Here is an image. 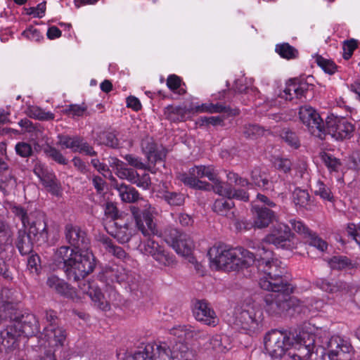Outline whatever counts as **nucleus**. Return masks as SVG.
Wrapping results in <instances>:
<instances>
[{
	"label": "nucleus",
	"instance_id": "obj_1",
	"mask_svg": "<svg viewBox=\"0 0 360 360\" xmlns=\"http://www.w3.org/2000/svg\"><path fill=\"white\" fill-rule=\"evenodd\" d=\"M65 241L72 247L63 245L54 253V261L70 280L79 282L78 287L86 294L96 306L102 310L110 308L109 302L94 282L84 280L96 266L93 253L88 250L90 240L80 226L67 224L64 227Z\"/></svg>",
	"mask_w": 360,
	"mask_h": 360
},
{
	"label": "nucleus",
	"instance_id": "obj_2",
	"mask_svg": "<svg viewBox=\"0 0 360 360\" xmlns=\"http://www.w3.org/2000/svg\"><path fill=\"white\" fill-rule=\"evenodd\" d=\"M136 228L148 239L140 245L141 251L147 255H150L160 265L172 266L175 264L173 255L166 251L163 246L150 238L151 236H160L161 232L155 221L158 214L155 207L148 201L141 200L137 205L130 207Z\"/></svg>",
	"mask_w": 360,
	"mask_h": 360
},
{
	"label": "nucleus",
	"instance_id": "obj_3",
	"mask_svg": "<svg viewBox=\"0 0 360 360\" xmlns=\"http://www.w3.org/2000/svg\"><path fill=\"white\" fill-rule=\"evenodd\" d=\"M255 254V262L259 271L264 274L259 284L261 288L267 291L288 290L289 277L287 276L285 265L274 252L265 245L258 247Z\"/></svg>",
	"mask_w": 360,
	"mask_h": 360
},
{
	"label": "nucleus",
	"instance_id": "obj_4",
	"mask_svg": "<svg viewBox=\"0 0 360 360\" xmlns=\"http://www.w3.org/2000/svg\"><path fill=\"white\" fill-rule=\"evenodd\" d=\"M210 267L215 270L236 271L255 262V254L243 248H231L225 244L214 245L207 253Z\"/></svg>",
	"mask_w": 360,
	"mask_h": 360
},
{
	"label": "nucleus",
	"instance_id": "obj_5",
	"mask_svg": "<svg viewBox=\"0 0 360 360\" xmlns=\"http://www.w3.org/2000/svg\"><path fill=\"white\" fill-rule=\"evenodd\" d=\"M5 328L1 331L2 345L7 350L15 349L19 344L22 335L33 336L39 331V324L35 315L31 313L21 314L19 311L4 321Z\"/></svg>",
	"mask_w": 360,
	"mask_h": 360
},
{
	"label": "nucleus",
	"instance_id": "obj_6",
	"mask_svg": "<svg viewBox=\"0 0 360 360\" xmlns=\"http://www.w3.org/2000/svg\"><path fill=\"white\" fill-rule=\"evenodd\" d=\"M11 212L22 223V228L27 231V234L37 240L46 243L49 240L46 217L40 211L27 212V210L20 205H13Z\"/></svg>",
	"mask_w": 360,
	"mask_h": 360
},
{
	"label": "nucleus",
	"instance_id": "obj_7",
	"mask_svg": "<svg viewBox=\"0 0 360 360\" xmlns=\"http://www.w3.org/2000/svg\"><path fill=\"white\" fill-rule=\"evenodd\" d=\"M234 323L250 332H255L262 327L264 314L262 307L250 300H245L235 309Z\"/></svg>",
	"mask_w": 360,
	"mask_h": 360
},
{
	"label": "nucleus",
	"instance_id": "obj_8",
	"mask_svg": "<svg viewBox=\"0 0 360 360\" xmlns=\"http://www.w3.org/2000/svg\"><path fill=\"white\" fill-rule=\"evenodd\" d=\"M228 181L234 183L236 186L240 187L257 186L263 191H272L273 182L269 179L268 174L262 171L259 167H255L250 172V180L240 176L233 171H226Z\"/></svg>",
	"mask_w": 360,
	"mask_h": 360
},
{
	"label": "nucleus",
	"instance_id": "obj_9",
	"mask_svg": "<svg viewBox=\"0 0 360 360\" xmlns=\"http://www.w3.org/2000/svg\"><path fill=\"white\" fill-rule=\"evenodd\" d=\"M294 234L291 232L290 227L285 224H278L274 226L271 233L265 236L262 245L273 244L278 248L292 250L295 248L293 241Z\"/></svg>",
	"mask_w": 360,
	"mask_h": 360
},
{
	"label": "nucleus",
	"instance_id": "obj_10",
	"mask_svg": "<svg viewBox=\"0 0 360 360\" xmlns=\"http://www.w3.org/2000/svg\"><path fill=\"white\" fill-rule=\"evenodd\" d=\"M300 118L312 135L321 139H325L326 127L324 122L317 111L309 105L300 108Z\"/></svg>",
	"mask_w": 360,
	"mask_h": 360
},
{
	"label": "nucleus",
	"instance_id": "obj_11",
	"mask_svg": "<svg viewBox=\"0 0 360 360\" xmlns=\"http://www.w3.org/2000/svg\"><path fill=\"white\" fill-rule=\"evenodd\" d=\"M326 124V135H330L338 141L351 138L354 131V125L347 118L342 117L333 115L328 117Z\"/></svg>",
	"mask_w": 360,
	"mask_h": 360
},
{
	"label": "nucleus",
	"instance_id": "obj_12",
	"mask_svg": "<svg viewBox=\"0 0 360 360\" xmlns=\"http://www.w3.org/2000/svg\"><path fill=\"white\" fill-rule=\"evenodd\" d=\"M100 279L110 286L113 283H125L129 285L131 290H135V276L122 266L115 265L107 267L100 275Z\"/></svg>",
	"mask_w": 360,
	"mask_h": 360
},
{
	"label": "nucleus",
	"instance_id": "obj_13",
	"mask_svg": "<svg viewBox=\"0 0 360 360\" xmlns=\"http://www.w3.org/2000/svg\"><path fill=\"white\" fill-rule=\"evenodd\" d=\"M18 292L9 288H3L0 291V323L7 321L11 315L18 312L19 299Z\"/></svg>",
	"mask_w": 360,
	"mask_h": 360
},
{
	"label": "nucleus",
	"instance_id": "obj_14",
	"mask_svg": "<svg viewBox=\"0 0 360 360\" xmlns=\"http://www.w3.org/2000/svg\"><path fill=\"white\" fill-rule=\"evenodd\" d=\"M165 241L182 256H188L194 248V243L189 235L177 229H172L166 236Z\"/></svg>",
	"mask_w": 360,
	"mask_h": 360
},
{
	"label": "nucleus",
	"instance_id": "obj_15",
	"mask_svg": "<svg viewBox=\"0 0 360 360\" xmlns=\"http://www.w3.org/2000/svg\"><path fill=\"white\" fill-rule=\"evenodd\" d=\"M169 334L173 336V338L169 339L167 342H161V343H167L170 345V349H172V345H175L180 342H185L186 339L195 338L200 339L205 338L207 333L200 330H192L191 326H176L169 330Z\"/></svg>",
	"mask_w": 360,
	"mask_h": 360
},
{
	"label": "nucleus",
	"instance_id": "obj_16",
	"mask_svg": "<svg viewBox=\"0 0 360 360\" xmlns=\"http://www.w3.org/2000/svg\"><path fill=\"white\" fill-rule=\"evenodd\" d=\"M231 181L229 183L220 181L217 178L212 186L213 191L219 195L226 197L227 199H236L244 202H248L250 198L247 191L242 188H234Z\"/></svg>",
	"mask_w": 360,
	"mask_h": 360
},
{
	"label": "nucleus",
	"instance_id": "obj_17",
	"mask_svg": "<svg viewBox=\"0 0 360 360\" xmlns=\"http://www.w3.org/2000/svg\"><path fill=\"white\" fill-rule=\"evenodd\" d=\"M311 88V85L306 81L297 78L289 79L285 84L284 90L280 96L286 101H292L293 98H306V94Z\"/></svg>",
	"mask_w": 360,
	"mask_h": 360
},
{
	"label": "nucleus",
	"instance_id": "obj_18",
	"mask_svg": "<svg viewBox=\"0 0 360 360\" xmlns=\"http://www.w3.org/2000/svg\"><path fill=\"white\" fill-rule=\"evenodd\" d=\"M193 314L195 319L209 326H216L219 319L215 311L205 300H196L193 304Z\"/></svg>",
	"mask_w": 360,
	"mask_h": 360
},
{
	"label": "nucleus",
	"instance_id": "obj_19",
	"mask_svg": "<svg viewBox=\"0 0 360 360\" xmlns=\"http://www.w3.org/2000/svg\"><path fill=\"white\" fill-rule=\"evenodd\" d=\"M141 149L151 164L163 162L166 158L167 150L161 145H158L153 138L146 137L141 141Z\"/></svg>",
	"mask_w": 360,
	"mask_h": 360
},
{
	"label": "nucleus",
	"instance_id": "obj_20",
	"mask_svg": "<svg viewBox=\"0 0 360 360\" xmlns=\"http://www.w3.org/2000/svg\"><path fill=\"white\" fill-rule=\"evenodd\" d=\"M42 338L45 340L44 344H41V347L44 346L53 348L62 347L64 345L67 338V332L63 327L56 326H47L41 334Z\"/></svg>",
	"mask_w": 360,
	"mask_h": 360
},
{
	"label": "nucleus",
	"instance_id": "obj_21",
	"mask_svg": "<svg viewBox=\"0 0 360 360\" xmlns=\"http://www.w3.org/2000/svg\"><path fill=\"white\" fill-rule=\"evenodd\" d=\"M107 231L121 244L129 242L136 233V230L129 222L114 221L112 226H110Z\"/></svg>",
	"mask_w": 360,
	"mask_h": 360
},
{
	"label": "nucleus",
	"instance_id": "obj_22",
	"mask_svg": "<svg viewBox=\"0 0 360 360\" xmlns=\"http://www.w3.org/2000/svg\"><path fill=\"white\" fill-rule=\"evenodd\" d=\"M264 297L265 310L269 315H279L285 312L282 291H271Z\"/></svg>",
	"mask_w": 360,
	"mask_h": 360
},
{
	"label": "nucleus",
	"instance_id": "obj_23",
	"mask_svg": "<svg viewBox=\"0 0 360 360\" xmlns=\"http://www.w3.org/2000/svg\"><path fill=\"white\" fill-rule=\"evenodd\" d=\"M253 225L258 229L267 227L276 219L275 212L265 207H254Z\"/></svg>",
	"mask_w": 360,
	"mask_h": 360
},
{
	"label": "nucleus",
	"instance_id": "obj_24",
	"mask_svg": "<svg viewBox=\"0 0 360 360\" xmlns=\"http://www.w3.org/2000/svg\"><path fill=\"white\" fill-rule=\"evenodd\" d=\"M288 290H281L285 311L292 309L297 313H304L307 310L304 302L300 300L296 297L290 296L293 292V287L290 283L288 284Z\"/></svg>",
	"mask_w": 360,
	"mask_h": 360
},
{
	"label": "nucleus",
	"instance_id": "obj_25",
	"mask_svg": "<svg viewBox=\"0 0 360 360\" xmlns=\"http://www.w3.org/2000/svg\"><path fill=\"white\" fill-rule=\"evenodd\" d=\"M35 239L27 234L25 229L18 230L15 245L21 255L32 253Z\"/></svg>",
	"mask_w": 360,
	"mask_h": 360
},
{
	"label": "nucleus",
	"instance_id": "obj_26",
	"mask_svg": "<svg viewBox=\"0 0 360 360\" xmlns=\"http://www.w3.org/2000/svg\"><path fill=\"white\" fill-rule=\"evenodd\" d=\"M116 174L122 179H127L132 184H136L138 186L147 188L149 184L148 176H144V180L141 181L139 175L133 169L127 168L125 165L119 167L116 170Z\"/></svg>",
	"mask_w": 360,
	"mask_h": 360
},
{
	"label": "nucleus",
	"instance_id": "obj_27",
	"mask_svg": "<svg viewBox=\"0 0 360 360\" xmlns=\"http://www.w3.org/2000/svg\"><path fill=\"white\" fill-rule=\"evenodd\" d=\"M317 288L328 293H335L347 288V283L340 280L320 278L315 281Z\"/></svg>",
	"mask_w": 360,
	"mask_h": 360
},
{
	"label": "nucleus",
	"instance_id": "obj_28",
	"mask_svg": "<svg viewBox=\"0 0 360 360\" xmlns=\"http://www.w3.org/2000/svg\"><path fill=\"white\" fill-rule=\"evenodd\" d=\"M46 285L50 289L63 296L70 297L72 295V288L70 285L64 280L55 275H51L47 278Z\"/></svg>",
	"mask_w": 360,
	"mask_h": 360
},
{
	"label": "nucleus",
	"instance_id": "obj_29",
	"mask_svg": "<svg viewBox=\"0 0 360 360\" xmlns=\"http://www.w3.org/2000/svg\"><path fill=\"white\" fill-rule=\"evenodd\" d=\"M158 344L148 343L143 351H139L134 354H126L122 360H155L158 354H156V347Z\"/></svg>",
	"mask_w": 360,
	"mask_h": 360
},
{
	"label": "nucleus",
	"instance_id": "obj_30",
	"mask_svg": "<svg viewBox=\"0 0 360 360\" xmlns=\"http://www.w3.org/2000/svg\"><path fill=\"white\" fill-rule=\"evenodd\" d=\"M188 175L193 176L197 178L207 177L213 183L217 181V174L212 165H198L189 169Z\"/></svg>",
	"mask_w": 360,
	"mask_h": 360
},
{
	"label": "nucleus",
	"instance_id": "obj_31",
	"mask_svg": "<svg viewBox=\"0 0 360 360\" xmlns=\"http://www.w3.org/2000/svg\"><path fill=\"white\" fill-rule=\"evenodd\" d=\"M233 207L234 202L232 200L220 198L215 200L212 209L214 212L219 215L233 219L234 212L231 211Z\"/></svg>",
	"mask_w": 360,
	"mask_h": 360
},
{
	"label": "nucleus",
	"instance_id": "obj_32",
	"mask_svg": "<svg viewBox=\"0 0 360 360\" xmlns=\"http://www.w3.org/2000/svg\"><path fill=\"white\" fill-rule=\"evenodd\" d=\"M115 188L118 191L122 200L126 202H134L139 200V193L132 186L124 184H116Z\"/></svg>",
	"mask_w": 360,
	"mask_h": 360
},
{
	"label": "nucleus",
	"instance_id": "obj_33",
	"mask_svg": "<svg viewBox=\"0 0 360 360\" xmlns=\"http://www.w3.org/2000/svg\"><path fill=\"white\" fill-rule=\"evenodd\" d=\"M165 118L172 122L186 120L187 110L185 107L168 105L164 110Z\"/></svg>",
	"mask_w": 360,
	"mask_h": 360
},
{
	"label": "nucleus",
	"instance_id": "obj_34",
	"mask_svg": "<svg viewBox=\"0 0 360 360\" xmlns=\"http://www.w3.org/2000/svg\"><path fill=\"white\" fill-rule=\"evenodd\" d=\"M200 179V178L188 175L186 173L181 174L179 176L180 181L191 188L203 191H210L212 189L213 185L208 182L201 181Z\"/></svg>",
	"mask_w": 360,
	"mask_h": 360
},
{
	"label": "nucleus",
	"instance_id": "obj_35",
	"mask_svg": "<svg viewBox=\"0 0 360 360\" xmlns=\"http://www.w3.org/2000/svg\"><path fill=\"white\" fill-rule=\"evenodd\" d=\"M101 242L105 250L117 259L124 260L129 258V256L126 253L124 250L116 245L110 238L103 237L101 239Z\"/></svg>",
	"mask_w": 360,
	"mask_h": 360
},
{
	"label": "nucleus",
	"instance_id": "obj_36",
	"mask_svg": "<svg viewBox=\"0 0 360 360\" xmlns=\"http://www.w3.org/2000/svg\"><path fill=\"white\" fill-rule=\"evenodd\" d=\"M40 181L52 195L58 196L60 194V185L53 172H50L49 174L40 179Z\"/></svg>",
	"mask_w": 360,
	"mask_h": 360
},
{
	"label": "nucleus",
	"instance_id": "obj_37",
	"mask_svg": "<svg viewBox=\"0 0 360 360\" xmlns=\"http://www.w3.org/2000/svg\"><path fill=\"white\" fill-rule=\"evenodd\" d=\"M161 198L170 206H181L185 201L184 195L174 191H163Z\"/></svg>",
	"mask_w": 360,
	"mask_h": 360
},
{
	"label": "nucleus",
	"instance_id": "obj_38",
	"mask_svg": "<svg viewBox=\"0 0 360 360\" xmlns=\"http://www.w3.org/2000/svg\"><path fill=\"white\" fill-rule=\"evenodd\" d=\"M275 51L281 58L287 60L297 58L299 55L298 51L288 43L277 44Z\"/></svg>",
	"mask_w": 360,
	"mask_h": 360
},
{
	"label": "nucleus",
	"instance_id": "obj_39",
	"mask_svg": "<svg viewBox=\"0 0 360 360\" xmlns=\"http://www.w3.org/2000/svg\"><path fill=\"white\" fill-rule=\"evenodd\" d=\"M314 193L324 200L332 202L334 200L330 186L320 180L316 182Z\"/></svg>",
	"mask_w": 360,
	"mask_h": 360
},
{
	"label": "nucleus",
	"instance_id": "obj_40",
	"mask_svg": "<svg viewBox=\"0 0 360 360\" xmlns=\"http://www.w3.org/2000/svg\"><path fill=\"white\" fill-rule=\"evenodd\" d=\"M293 202L296 206L308 209L310 205V195L306 190L296 188L293 192Z\"/></svg>",
	"mask_w": 360,
	"mask_h": 360
},
{
	"label": "nucleus",
	"instance_id": "obj_41",
	"mask_svg": "<svg viewBox=\"0 0 360 360\" xmlns=\"http://www.w3.org/2000/svg\"><path fill=\"white\" fill-rule=\"evenodd\" d=\"M97 141L100 144L116 148L119 147V140L112 132L103 131L98 135Z\"/></svg>",
	"mask_w": 360,
	"mask_h": 360
},
{
	"label": "nucleus",
	"instance_id": "obj_42",
	"mask_svg": "<svg viewBox=\"0 0 360 360\" xmlns=\"http://www.w3.org/2000/svg\"><path fill=\"white\" fill-rule=\"evenodd\" d=\"M12 232L8 224L0 217V249L11 243Z\"/></svg>",
	"mask_w": 360,
	"mask_h": 360
},
{
	"label": "nucleus",
	"instance_id": "obj_43",
	"mask_svg": "<svg viewBox=\"0 0 360 360\" xmlns=\"http://www.w3.org/2000/svg\"><path fill=\"white\" fill-rule=\"evenodd\" d=\"M181 78L176 75H170L167 79V87L179 95H184L186 93V90L181 86Z\"/></svg>",
	"mask_w": 360,
	"mask_h": 360
},
{
	"label": "nucleus",
	"instance_id": "obj_44",
	"mask_svg": "<svg viewBox=\"0 0 360 360\" xmlns=\"http://www.w3.org/2000/svg\"><path fill=\"white\" fill-rule=\"evenodd\" d=\"M227 340L226 337H222L219 335H215L210 338L208 349H212L216 352H225L229 349L226 345H224L223 342Z\"/></svg>",
	"mask_w": 360,
	"mask_h": 360
},
{
	"label": "nucleus",
	"instance_id": "obj_45",
	"mask_svg": "<svg viewBox=\"0 0 360 360\" xmlns=\"http://www.w3.org/2000/svg\"><path fill=\"white\" fill-rule=\"evenodd\" d=\"M329 266L333 269L342 270L350 268L352 263L345 256H334L328 261Z\"/></svg>",
	"mask_w": 360,
	"mask_h": 360
},
{
	"label": "nucleus",
	"instance_id": "obj_46",
	"mask_svg": "<svg viewBox=\"0 0 360 360\" xmlns=\"http://www.w3.org/2000/svg\"><path fill=\"white\" fill-rule=\"evenodd\" d=\"M245 79L243 77L236 79L234 82L233 89L240 94H250L252 96H255L256 94H258L257 89L254 87L248 86L245 83Z\"/></svg>",
	"mask_w": 360,
	"mask_h": 360
},
{
	"label": "nucleus",
	"instance_id": "obj_47",
	"mask_svg": "<svg viewBox=\"0 0 360 360\" xmlns=\"http://www.w3.org/2000/svg\"><path fill=\"white\" fill-rule=\"evenodd\" d=\"M30 116L39 120H52L54 119V114L49 111H45L41 108L33 106L30 108Z\"/></svg>",
	"mask_w": 360,
	"mask_h": 360
},
{
	"label": "nucleus",
	"instance_id": "obj_48",
	"mask_svg": "<svg viewBox=\"0 0 360 360\" xmlns=\"http://www.w3.org/2000/svg\"><path fill=\"white\" fill-rule=\"evenodd\" d=\"M81 137L64 136L60 138V144L65 148L71 149L72 151L76 153L79 150V144Z\"/></svg>",
	"mask_w": 360,
	"mask_h": 360
},
{
	"label": "nucleus",
	"instance_id": "obj_49",
	"mask_svg": "<svg viewBox=\"0 0 360 360\" xmlns=\"http://www.w3.org/2000/svg\"><path fill=\"white\" fill-rule=\"evenodd\" d=\"M305 239H307V242L309 245L315 247L321 252H324L327 250L328 243L312 231Z\"/></svg>",
	"mask_w": 360,
	"mask_h": 360
},
{
	"label": "nucleus",
	"instance_id": "obj_50",
	"mask_svg": "<svg viewBox=\"0 0 360 360\" xmlns=\"http://www.w3.org/2000/svg\"><path fill=\"white\" fill-rule=\"evenodd\" d=\"M321 158L330 172H337L341 165L340 160L329 153H321Z\"/></svg>",
	"mask_w": 360,
	"mask_h": 360
},
{
	"label": "nucleus",
	"instance_id": "obj_51",
	"mask_svg": "<svg viewBox=\"0 0 360 360\" xmlns=\"http://www.w3.org/2000/svg\"><path fill=\"white\" fill-rule=\"evenodd\" d=\"M316 62L322 70L330 75L334 74L337 70V65L330 60L326 59L321 56H316Z\"/></svg>",
	"mask_w": 360,
	"mask_h": 360
},
{
	"label": "nucleus",
	"instance_id": "obj_52",
	"mask_svg": "<svg viewBox=\"0 0 360 360\" xmlns=\"http://www.w3.org/2000/svg\"><path fill=\"white\" fill-rule=\"evenodd\" d=\"M281 139L290 146L297 148L300 146V141L296 134L288 129H283L281 133Z\"/></svg>",
	"mask_w": 360,
	"mask_h": 360
},
{
	"label": "nucleus",
	"instance_id": "obj_53",
	"mask_svg": "<svg viewBox=\"0 0 360 360\" xmlns=\"http://www.w3.org/2000/svg\"><path fill=\"white\" fill-rule=\"evenodd\" d=\"M211 110L210 113H226L228 115H236L239 114L238 109H231L229 106L217 103L216 104L212 103Z\"/></svg>",
	"mask_w": 360,
	"mask_h": 360
},
{
	"label": "nucleus",
	"instance_id": "obj_54",
	"mask_svg": "<svg viewBox=\"0 0 360 360\" xmlns=\"http://www.w3.org/2000/svg\"><path fill=\"white\" fill-rule=\"evenodd\" d=\"M289 222L292 229L297 233L302 235L304 238H306L311 232V231L300 220L292 219H290Z\"/></svg>",
	"mask_w": 360,
	"mask_h": 360
},
{
	"label": "nucleus",
	"instance_id": "obj_55",
	"mask_svg": "<svg viewBox=\"0 0 360 360\" xmlns=\"http://www.w3.org/2000/svg\"><path fill=\"white\" fill-rule=\"evenodd\" d=\"M224 117L222 116H211V117H200L198 119V123L200 126H222L224 124Z\"/></svg>",
	"mask_w": 360,
	"mask_h": 360
},
{
	"label": "nucleus",
	"instance_id": "obj_56",
	"mask_svg": "<svg viewBox=\"0 0 360 360\" xmlns=\"http://www.w3.org/2000/svg\"><path fill=\"white\" fill-rule=\"evenodd\" d=\"M46 154L54 161L60 165H65L68 164V160L63 155V154L56 148L53 147H49L45 150Z\"/></svg>",
	"mask_w": 360,
	"mask_h": 360
},
{
	"label": "nucleus",
	"instance_id": "obj_57",
	"mask_svg": "<svg viewBox=\"0 0 360 360\" xmlns=\"http://www.w3.org/2000/svg\"><path fill=\"white\" fill-rule=\"evenodd\" d=\"M22 35L30 41L37 42L43 39V36L40 31L34 26H30L24 30Z\"/></svg>",
	"mask_w": 360,
	"mask_h": 360
},
{
	"label": "nucleus",
	"instance_id": "obj_58",
	"mask_svg": "<svg viewBox=\"0 0 360 360\" xmlns=\"http://www.w3.org/2000/svg\"><path fill=\"white\" fill-rule=\"evenodd\" d=\"M357 48V41L354 39H351L349 40H345L343 42V58L345 60L349 59L354 51Z\"/></svg>",
	"mask_w": 360,
	"mask_h": 360
},
{
	"label": "nucleus",
	"instance_id": "obj_59",
	"mask_svg": "<svg viewBox=\"0 0 360 360\" xmlns=\"http://www.w3.org/2000/svg\"><path fill=\"white\" fill-rule=\"evenodd\" d=\"M15 150L17 155L22 158H28L33 152L31 145L25 142H18L15 146Z\"/></svg>",
	"mask_w": 360,
	"mask_h": 360
},
{
	"label": "nucleus",
	"instance_id": "obj_60",
	"mask_svg": "<svg viewBox=\"0 0 360 360\" xmlns=\"http://www.w3.org/2000/svg\"><path fill=\"white\" fill-rule=\"evenodd\" d=\"M86 108L87 107L84 103L82 105L70 104L65 108L64 111L68 115L79 117L83 115Z\"/></svg>",
	"mask_w": 360,
	"mask_h": 360
},
{
	"label": "nucleus",
	"instance_id": "obj_61",
	"mask_svg": "<svg viewBox=\"0 0 360 360\" xmlns=\"http://www.w3.org/2000/svg\"><path fill=\"white\" fill-rule=\"evenodd\" d=\"M274 167L284 173L289 172L291 170L292 162L288 158H277L274 160Z\"/></svg>",
	"mask_w": 360,
	"mask_h": 360
},
{
	"label": "nucleus",
	"instance_id": "obj_62",
	"mask_svg": "<svg viewBox=\"0 0 360 360\" xmlns=\"http://www.w3.org/2000/svg\"><path fill=\"white\" fill-rule=\"evenodd\" d=\"M51 171L48 169L45 164L42 163L39 160L34 161L33 172L40 179L45 175L49 174Z\"/></svg>",
	"mask_w": 360,
	"mask_h": 360
},
{
	"label": "nucleus",
	"instance_id": "obj_63",
	"mask_svg": "<svg viewBox=\"0 0 360 360\" xmlns=\"http://www.w3.org/2000/svg\"><path fill=\"white\" fill-rule=\"evenodd\" d=\"M347 232L360 246V224L349 223L347 226Z\"/></svg>",
	"mask_w": 360,
	"mask_h": 360
},
{
	"label": "nucleus",
	"instance_id": "obj_64",
	"mask_svg": "<svg viewBox=\"0 0 360 360\" xmlns=\"http://www.w3.org/2000/svg\"><path fill=\"white\" fill-rule=\"evenodd\" d=\"M247 137L256 138L263 134L264 129L257 124H249L244 131Z\"/></svg>",
	"mask_w": 360,
	"mask_h": 360
}]
</instances>
